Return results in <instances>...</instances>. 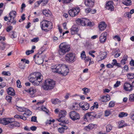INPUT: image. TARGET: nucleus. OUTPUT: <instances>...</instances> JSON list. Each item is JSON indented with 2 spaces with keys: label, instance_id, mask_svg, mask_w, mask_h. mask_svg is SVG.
Here are the masks:
<instances>
[{
  "label": "nucleus",
  "instance_id": "46",
  "mask_svg": "<svg viewBox=\"0 0 134 134\" xmlns=\"http://www.w3.org/2000/svg\"><path fill=\"white\" fill-rule=\"evenodd\" d=\"M2 74L5 76H9L11 74L9 72V71H3Z\"/></svg>",
  "mask_w": 134,
  "mask_h": 134
},
{
  "label": "nucleus",
  "instance_id": "21",
  "mask_svg": "<svg viewBox=\"0 0 134 134\" xmlns=\"http://www.w3.org/2000/svg\"><path fill=\"white\" fill-rule=\"evenodd\" d=\"M8 94L11 96H14L15 95V91L12 87H9L7 90Z\"/></svg>",
  "mask_w": 134,
  "mask_h": 134
},
{
  "label": "nucleus",
  "instance_id": "38",
  "mask_svg": "<svg viewBox=\"0 0 134 134\" xmlns=\"http://www.w3.org/2000/svg\"><path fill=\"white\" fill-rule=\"evenodd\" d=\"M81 58L82 59H84L86 57L85 54V52L84 51H83L81 54Z\"/></svg>",
  "mask_w": 134,
  "mask_h": 134
},
{
  "label": "nucleus",
  "instance_id": "53",
  "mask_svg": "<svg viewBox=\"0 0 134 134\" xmlns=\"http://www.w3.org/2000/svg\"><path fill=\"white\" fill-rule=\"evenodd\" d=\"M13 29V27L11 26H10L7 28L6 31L7 32H9L12 30Z\"/></svg>",
  "mask_w": 134,
  "mask_h": 134
},
{
  "label": "nucleus",
  "instance_id": "14",
  "mask_svg": "<svg viewBox=\"0 0 134 134\" xmlns=\"http://www.w3.org/2000/svg\"><path fill=\"white\" fill-rule=\"evenodd\" d=\"M71 35H74L77 34L79 31V29L77 25H73L70 29Z\"/></svg>",
  "mask_w": 134,
  "mask_h": 134
},
{
  "label": "nucleus",
  "instance_id": "55",
  "mask_svg": "<svg viewBox=\"0 0 134 134\" xmlns=\"http://www.w3.org/2000/svg\"><path fill=\"white\" fill-rule=\"evenodd\" d=\"M115 66H117L118 68H122V66H121V64L120 63H117V61L116 63V64Z\"/></svg>",
  "mask_w": 134,
  "mask_h": 134
},
{
  "label": "nucleus",
  "instance_id": "15",
  "mask_svg": "<svg viewBox=\"0 0 134 134\" xmlns=\"http://www.w3.org/2000/svg\"><path fill=\"white\" fill-rule=\"evenodd\" d=\"M2 124L6 125L10 123H12L14 121V119L12 118H3Z\"/></svg>",
  "mask_w": 134,
  "mask_h": 134
},
{
  "label": "nucleus",
  "instance_id": "19",
  "mask_svg": "<svg viewBox=\"0 0 134 134\" xmlns=\"http://www.w3.org/2000/svg\"><path fill=\"white\" fill-rule=\"evenodd\" d=\"M17 15V13L16 11L12 10L11 11L9 14V18L13 20H15V18Z\"/></svg>",
  "mask_w": 134,
  "mask_h": 134
},
{
  "label": "nucleus",
  "instance_id": "63",
  "mask_svg": "<svg viewBox=\"0 0 134 134\" xmlns=\"http://www.w3.org/2000/svg\"><path fill=\"white\" fill-rule=\"evenodd\" d=\"M130 116H131V119L134 120V113H131L130 114Z\"/></svg>",
  "mask_w": 134,
  "mask_h": 134
},
{
  "label": "nucleus",
  "instance_id": "20",
  "mask_svg": "<svg viewBox=\"0 0 134 134\" xmlns=\"http://www.w3.org/2000/svg\"><path fill=\"white\" fill-rule=\"evenodd\" d=\"M59 124L62 125V126L58 129V131L60 133H63L64 132L65 130H67L68 129V127L66 126V125H62L61 124Z\"/></svg>",
  "mask_w": 134,
  "mask_h": 134
},
{
  "label": "nucleus",
  "instance_id": "31",
  "mask_svg": "<svg viewBox=\"0 0 134 134\" xmlns=\"http://www.w3.org/2000/svg\"><path fill=\"white\" fill-rule=\"evenodd\" d=\"M126 76L128 79H133L134 78V73H129L127 74L126 75Z\"/></svg>",
  "mask_w": 134,
  "mask_h": 134
},
{
  "label": "nucleus",
  "instance_id": "47",
  "mask_svg": "<svg viewBox=\"0 0 134 134\" xmlns=\"http://www.w3.org/2000/svg\"><path fill=\"white\" fill-rule=\"evenodd\" d=\"M91 59V58L89 57H87L84 59V60H85V63H86L88 62H89L90 61Z\"/></svg>",
  "mask_w": 134,
  "mask_h": 134
},
{
  "label": "nucleus",
  "instance_id": "44",
  "mask_svg": "<svg viewBox=\"0 0 134 134\" xmlns=\"http://www.w3.org/2000/svg\"><path fill=\"white\" fill-rule=\"evenodd\" d=\"M34 50H27L26 52L25 53L27 55H29L30 54L34 53Z\"/></svg>",
  "mask_w": 134,
  "mask_h": 134
},
{
  "label": "nucleus",
  "instance_id": "7",
  "mask_svg": "<svg viewBox=\"0 0 134 134\" xmlns=\"http://www.w3.org/2000/svg\"><path fill=\"white\" fill-rule=\"evenodd\" d=\"M77 24L80 25L85 26L87 24L88 26H92V23L89 21V20L85 18H78L76 20Z\"/></svg>",
  "mask_w": 134,
  "mask_h": 134
},
{
  "label": "nucleus",
  "instance_id": "12",
  "mask_svg": "<svg viewBox=\"0 0 134 134\" xmlns=\"http://www.w3.org/2000/svg\"><path fill=\"white\" fill-rule=\"evenodd\" d=\"M124 90L126 91L130 92L133 90L132 84L129 82H125L123 85Z\"/></svg>",
  "mask_w": 134,
  "mask_h": 134
},
{
  "label": "nucleus",
  "instance_id": "58",
  "mask_svg": "<svg viewBox=\"0 0 134 134\" xmlns=\"http://www.w3.org/2000/svg\"><path fill=\"white\" fill-rule=\"evenodd\" d=\"M106 67L108 68H113V65H112L111 64H108L106 65Z\"/></svg>",
  "mask_w": 134,
  "mask_h": 134
},
{
  "label": "nucleus",
  "instance_id": "4",
  "mask_svg": "<svg viewBox=\"0 0 134 134\" xmlns=\"http://www.w3.org/2000/svg\"><path fill=\"white\" fill-rule=\"evenodd\" d=\"M40 26L42 30L48 32L53 27L52 23L50 21L43 20L40 23Z\"/></svg>",
  "mask_w": 134,
  "mask_h": 134
},
{
  "label": "nucleus",
  "instance_id": "6",
  "mask_svg": "<svg viewBox=\"0 0 134 134\" xmlns=\"http://www.w3.org/2000/svg\"><path fill=\"white\" fill-rule=\"evenodd\" d=\"M64 59L66 62L69 63H72L76 60L75 55L71 52L67 53L64 57Z\"/></svg>",
  "mask_w": 134,
  "mask_h": 134
},
{
  "label": "nucleus",
  "instance_id": "61",
  "mask_svg": "<svg viewBox=\"0 0 134 134\" xmlns=\"http://www.w3.org/2000/svg\"><path fill=\"white\" fill-rule=\"evenodd\" d=\"M37 129V127L35 126H32L30 127V129L33 131H35Z\"/></svg>",
  "mask_w": 134,
  "mask_h": 134
},
{
  "label": "nucleus",
  "instance_id": "42",
  "mask_svg": "<svg viewBox=\"0 0 134 134\" xmlns=\"http://www.w3.org/2000/svg\"><path fill=\"white\" fill-rule=\"evenodd\" d=\"M124 16L125 18H129L131 17V15L130 14L129 12H126L124 14Z\"/></svg>",
  "mask_w": 134,
  "mask_h": 134
},
{
  "label": "nucleus",
  "instance_id": "52",
  "mask_svg": "<svg viewBox=\"0 0 134 134\" xmlns=\"http://www.w3.org/2000/svg\"><path fill=\"white\" fill-rule=\"evenodd\" d=\"M96 125H94L92 124H89L88 125V127H89V129H92Z\"/></svg>",
  "mask_w": 134,
  "mask_h": 134
},
{
  "label": "nucleus",
  "instance_id": "40",
  "mask_svg": "<svg viewBox=\"0 0 134 134\" xmlns=\"http://www.w3.org/2000/svg\"><path fill=\"white\" fill-rule=\"evenodd\" d=\"M121 84V82L120 81H117L114 85V88H117L119 87Z\"/></svg>",
  "mask_w": 134,
  "mask_h": 134
},
{
  "label": "nucleus",
  "instance_id": "10",
  "mask_svg": "<svg viewBox=\"0 0 134 134\" xmlns=\"http://www.w3.org/2000/svg\"><path fill=\"white\" fill-rule=\"evenodd\" d=\"M80 11V9L79 7L73 8L69 10L68 13L70 16L73 17L77 15Z\"/></svg>",
  "mask_w": 134,
  "mask_h": 134
},
{
  "label": "nucleus",
  "instance_id": "43",
  "mask_svg": "<svg viewBox=\"0 0 134 134\" xmlns=\"http://www.w3.org/2000/svg\"><path fill=\"white\" fill-rule=\"evenodd\" d=\"M115 105V102L113 101H111L109 103V107L111 108L114 106Z\"/></svg>",
  "mask_w": 134,
  "mask_h": 134
},
{
  "label": "nucleus",
  "instance_id": "26",
  "mask_svg": "<svg viewBox=\"0 0 134 134\" xmlns=\"http://www.w3.org/2000/svg\"><path fill=\"white\" fill-rule=\"evenodd\" d=\"M122 3L126 6H129L131 4L132 2L131 0H122Z\"/></svg>",
  "mask_w": 134,
  "mask_h": 134
},
{
  "label": "nucleus",
  "instance_id": "39",
  "mask_svg": "<svg viewBox=\"0 0 134 134\" xmlns=\"http://www.w3.org/2000/svg\"><path fill=\"white\" fill-rule=\"evenodd\" d=\"M32 114V112L29 109H27V111H25V113L23 115L24 116V115H27L28 116Z\"/></svg>",
  "mask_w": 134,
  "mask_h": 134
},
{
  "label": "nucleus",
  "instance_id": "34",
  "mask_svg": "<svg viewBox=\"0 0 134 134\" xmlns=\"http://www.w3.org/2000/svg\"><path fill=\"white\" fill-rule=\"evenodd\" d=\"M98 103L97 102H95L94 103L93 105L91 107L90 109H97L98 108Z\"/></svg>",
  "mask_w": 134,
  "mask_h": 134
},
{
  "label": "nucleus",
  "instance_id": "28",
  "mask_svg": "<svg viewBox=\"0 0 134 134\" xmlns=\"http://www.w3.org/2000/svg\"><path fill=\"white\" fill-rule=\"evenodd\" d=\"M35 60L36 62H37V64L39 65H40L42 64L43 62V60L41 58H39L38 57H36L35 58Z\"/></svg>",
  "mask_w": 134,
  "mask_h": 134
},
{
  "label": "nucleus",
  "instance_id": "54",
  "mask_svg": "<svg viewBox=\"0 0 134 134\" xmlns=\"http://www.w3.org/2000/svg\"><path fill=\"white\" fill-rule=\"evenodd\" d=\"M36 117L35 116H32L31 118V121L34 122H37L36 120Z\"/></svg>",
  "mask_w": 134,
  "mask_h": 134
},
{
  "label": "nucleus",
  "instance_id": "3",
  "mask_svg": "<svg viewBox=\"0 0 134 134\" xmlns=\"http://www.w3.org/2000/svg\"><path fill=\"white\" fill-rule=\"evenodd\" d=\"M70 49L69 44L65 42H63L59 46L58 53L60 55H63L69 52Z\"/></svg>",
  "mask_w": 134,
  "mask_h": 134
},
{
  "label": "nucleus",
  "instance_id": "8",
  "mask_svg": "<svg viewBox=\"0 0 134 134\" xmlns=\"http://www.w3.org/2000/svg\"><path fill=\"white\" fill-rule=\"evenodd\" d=\"M66 113V111L65 110H61L60 111L59 113V118L57 119L59 122H60L63 124H67L69 122L68 120L65 119V116Z\"/></svg>",
  "mask_w": 134,
  "mask_h": 134
},
{
  "label": "nucleus",
  "instance_id": "37",
  "mask_svg": "<svg viewBox=\"0 0 134 134\" xmlns=\"http://www.w3.org/2000/svg\"><path fill=\"white\" fill-rule=\"evenodd\" d=\"M129 100L130 102L134 101V94H131L129 95Z\"/></svg>",
  "mask_w": 134,
  "mask_h": 134
},
{
  "label": "nucleus",
  "instance_id": "27",
  "mask_svg": "<svg viewBox=\"0 0 134 134\" xmlns=\"http://www.w3.org/2000/svg\"><path fill=\"white\" fill-rule=\"evenodd\" d=\"M51 101L52 103L56 104H59L61 103V101L58 99H53L51 100Z\"/></svg>",
  "mask_w": 134,
  "mask_h": 134
},
{
  "label": "nucleus",
  "instance_id": "57",
  "mask_svg": "<svg viewBox=\"0 0 134 134\" xmlns=\"http://www.w3.org/2000/svg\"><path fill=\"white\" fill-rule=\"evenodd\" d=\"M42 111H43L45 112L46 114L49 115L50 112H49L48 109H41Z\"/></svg>",
  "mask_w": 134,
  "mask_h": 134
},
{
  "label": "nucleus",
  "instance_id": "33",
  "mask_svg": "<svg viewBox=\"0 0 134 134\" xmlns=\"http://www.w3.org/2000/svg\"><path fill=\"white\" fill-rule=\"evenodd\" d=\"M82 90L83 91V94L85 95L87 94L90 91V90L86 87L83 88Z\"/></svg>",
  "mask_w": 134,
  "mask_h": 134
},
{
  "label": "nucleus",
  "instance_id": "5",
  "mask_svg": "<svg viewBox=\"0 0 134 134\" xmlns=\"http://www.w3.org/2000/svg\"><path fill=\"white\" fill-rule=\"evenodd\" d=\"M55 85V81L51 79H47L45 81L42 87L44 90H49L53 89Z\"/></svg>",
  "mask_w": 134,
  "mask_h": 134
},
{
  "label": "nucleus",
  "instance_id": "60",
  "mask_svg": "<svg viewBox=\"0 0 134 134\" xmlns=\"http://www.w3.org/2000/svg\"><path fill=\"white\" fill-rule=\"evenodd\" d=\"M131 66H134V60L133 59H131L130 62V63Z\"/></svg>",
  "mask_w": 134,
  "mask_h": 134
},
{
  "label": "nucleus",
  "instance_id": "49",
  "mask_svg": "<svg viewBox=\"0 0 134 134\" xmlns=\"http://www.w3.org/2000/svg\"><path fill=\"white\" fill-rule=\"evenodd\" d=\"M6 86V83L5 82H2L0 83V89L3 88Z\"/></svg>",
  "mask_w": 134,
  "mask_h": 134
},
{
  "label": "nucleus",
  "instance_id": "45",
  "mask_svg": "<svg viewBox=\"0 0 134 134\" xmlns=\"http://www.w3.org/2000/svg\"><path fill=\"white\" fill-rule=\"evenodd\" d=\"M39 40V38L38 37H37L33 38L31 40V42H37Z\"/></svg>",
  "mask_w": 134,
  "mask_h": 134
},
{
  "label": "nucleus",
  "instance_id": "41",
  "mask_svg": "<svg viewBox=\"0 0 134 134\" xmlns=\"http://www.w3.org/2000/svg\"><path fill=\"white\" fill-rule=\"evenodd\" d=\"M12 97L9 96H7L5 97V99L8 102L10 103L12 102Z\"/></svg>",
  "mask_w": 134,
  "mask_h": 134
},
{
  "label": "nucleus",
  "instance_id": "35",
  "mask_svg": "<svg viewBox=\"0 0 134 134\" xmlns=\"http://www.w3.org/2000/svg\"><path fill=\"white\" fill-rule=\"evenodd\" d=\"M63 3L65 4H68L72 2L73 0H62Z\"/></svg>",
  "mask_w": 134,
  "mask_h": 134
},
{
  "label": "nucleus",
  "instance_id": "59",
  "mask_svg": "<svg viewBox=\"0 0 134 134\" xmlns=\"http://www.w3.org/2000/svg\"><path fill=\"white\" fill-rule=\"evenodd\" d=\"M113 62L111 63L112 65H113V67L114 66H115L116 64V63L117 62V60L115 59H113Z\"/></svg>",
  "mask_w": 134,
  "mask_h": 134
},
{
  "label": "nucleus",
  "instance_id": "51",
  "mask_svg": "<svg viewBox=\"0 0 134 134\" xmlns=\"http://www.w3.org/2000/svg\"><path fill=\"white\" fill-rule=\"evenodd\" d=\"M113 38L114 40H117V41H119L121 40V39L120 37L118 35H116L113 37Z\"/></svg>",
  "mask_w": 134,
  "mask_h": 134
},
{
  "label": "nucleus",
  "instance_id": "18",
  "mask_svg": "<svg viewBox=\"0 0 134 134\" xmlns=\"http://www.w3.org/2000/svg\"><path fill=\"white\" fill-rule=\"evenodd\" d=\"M79 106L82 109H89V104L86 102H81L79 104Z\"/></svg>",
  "mask_w": 134,
  "mask_h": 134
},
{
  "label": "nucleus",
  "instance_id": "11",
  "mask_svg": "<svg viewBox=\"0 0 134 134\" xmlns=\"http://www.w3.org/2000/svg\"><path fill=\"white\" fill-rule=\"evenodd\" d=\"M69 115L70 118L73 121L79 119L80 118V115L79 114L75 111H72L70 112Z\"/></svg>",
  "mask_w": 134,
  "mask_h": 134
},
{
  "label": "nucleus",
  "instance_id": "23",
  "mask_svg": "<svg viewBox=\"0 0 134 134\" xmlns=\"http://www.w3.org/2000/svg\"><path fill=\"white\" fill-rule=\"evenodd\" d=\"M43 14L46 16L49 17L51 16V12L49 9H45L42 11Z\"/></svg>",
  "mask_w": 134,
  "mask_h": 134
},
{
  "label": "nucleus",
  "instance_id": "9",
  "mask_svg": "<svg viewBox=\"0 0 134 134\" xmlns=\"http://www.w3.org/2000/svg\"><path fill=\"white\" fill-rule=\"evenodd\" d=\"M114 2L113 1H107L105 5V8L110 12L113 11L114 10Z\"/></svg>",
  "mask_w": 134,
  "mask_h": 134
},
{
  "label": "nucleus",
  "instance_id": "50",
  "mask_svg": "<svg viewBox=\"0 0 134 134\" xmlns=\"http://www.w3.org/2000/svg\"><path fill=\"white\" fill-rule=\"evenodd\" d=\"M107 57L106 55L105 54H102L101 55L100 58V59L99 60H101L103 59H104L105 58Z\"/></svg>",
  "mask_w": 134,
  "mask_h": 134
},
{
  "label": "nucleus",
  "instance_id": "16",
  "mask_svg": "<svg viewBox=\"0 0 134 134\" xmlns=\"http://www.w3.org/2000/svg\"><path fill=\"white\" fill-rule=\"evenodd\" d=\"M85 4L86 7L92 8L94 5V0H85Z\"/></svg>",
  "mask_w": 134,
  "mask_h": 134
},
{
  "label": "nucleus",
  "instance_id": "62",
  "mask_svg": "<svg viewBox=\"0 0 134 134\" xmlns=\"http://www.w3.org/2000/svg\"><path fill=\"white\" fill-rule=\"evenodd\" d=\"M128 56L126 55H125L123 56L122 59L127 61V59Z\"/></svg>",
  "mask_w": 134,
  "mask_h": 134
},
{
  "label": "nucleus",
  "instance_id": "32",
  "mask_svg": "<svg viewBox=\"0 0 134 134\" xmlns=\"http://www.w3.org/2000/svg\"><path fill=\"white\" fill-rule=\"evenodd\" d=\"M128 114L127 113L121 112L119 114V116L120 118H122L127 116Z\"/></svg>",
  "mask_w": 134,
  "mask_h": 134
},
{
  "label": "nucleus",
  "instance_id": "2",
  "mask_svg": "<svg viewBox=\"0 0 134 134\" xmlns=\"http://www.w3.org/2000/svg\"><path fill=\"white\" fill-rule=\"evenodd\" d=\"M30 81L35 85H37L39 84L43 79V77L40 72H35L30 75L28 77Z\"/></svg>",
  "mask_w": 134,
  "mask_h": 134
},
{
  "label": "nucleus",
  "instance_id": "24",
  "mask_svg": "<svg viewBox=\"0 0 134 134\" xmlns=\"http://www.w3.org/2000/svg\"><path fill=\"white\" fill-rule=\"evenodd\" d=\"M101 99L103 102H105L109 101L110 99V97L109 95L103 96L100 97Z\"/></svg>",
  "mask_w": 134,
  "mask_h": 134
},
{
  "label": "nucleus",
  "instance_id": "25",
  "mask_svg": "<svg viewBox=\"0 0 134 134\" xmlns=\"http://www.w3.org/2000/svg\"><path fill=\"white\" fill-rule=\"evenodd\" d=\"M8 21L7 22V24L8 25H10L12 24L13 25H15L16 23V20H13L10 19L9 18L8 19Z\"/></svg>",
  "mask_w": 134,
  "mask_h": 134
},
{
  "label": "nucleus",
  "instance_id": "29",
  "mask_svg": "<svg viewBox=\"0 0 134 134\" xmlns=\"http://www.w3.org/2000/svg\"><path fill=\"white\" fill-rule=\"evenodd\" d=\"M92 9H91L90 8H87L85 9V12L87 13H89L91 12V13L92 14L95 13L96 12V9H94L93 10H92Z\"/></svg>",
  "mask_w": 134,
  "mask_h": 134
},
{
  "label": "nucleus",
  "instance_id": "64",
  "mask_svg": "<svg viewBox=\"0 0 134 134\" xmlns=\"http://www.w3.org/2000/svg\"><path fill=\"white\" fill-rule=\"evenodd\" d=\"M2 44H3V46L4 48H5L9 46V45L3 42L2 43Z\"/></svg>",
  "mask_w": 134,
  "mask_h": 134
},
{
  "label": "nucleus",
  "instance_id": "22",
  "mask_svg": "<svg viewBox=\"0 0 134 134\" xmlns=\"http://www.w3.org/2000/svg\"><path fill=\"white\" fill-rule=\"evenodd\" d=\"M26 91L27 92L29 93L32 96L36 92V90L35 88L31 87Z\"/></svg>",
  "mask_w": 134,
  "mask_h": 134
},
{
  "label": "nucleus",
  "instance_id": "1",
  "mask_svg": "<svg viewBox=\"0 0 134 134\" xmlns=\"http://www.w3.org/2000/svg\"><path fill=\"white\" fill-rule=\"evenodd\" d=\"M52 69L54 72L58 73L64 76L67 75L69 72L68 66L62 64L55 65L52 67Z\"/></svg>",
  "mask_w": 134,
  "mask_h": 134
},
{
  "label": "nucleus",
  "instance_id": "30",
  "mask_svg": "<svg viewBox=\"0 0 134 134\" xmlns=\"http://www.w3.org/2000/svg\"><path fill=\"white\" fill-rule=\"evenodd\" d=\"M119 128H122L126 126V125L125 124L124 121L123 120L120 121L119 122Z\"/></svg>",
  "mask_w": 134,
  "mask_h": 134
},
{
  "label": "nucleus",
  "instance_id": "13",
  "mask_svg": "<svg viewBox=\"0 0 134 134\" xmlns=\"http://www.w3.org/2000/svg\"><path fill=\"white\" fill-rule=\"evenodd\" d=\"M107 35V32H104L101 34L99 39L100 42L101 43H103L105 42Z\"/></svg>",
  "mask_w": 134,
  "mask_h": 134
},
{
  "label": "nucleus",
  "instance_id": "48",
  "mask_svg": "<svg viewBox=\"0 0 134 134\" xmlns=\"http://www.w3.org/2000/svg\"><path fill=\"white\" fill-rule=\"evenodd\" d=\"M16 84H17V87H18L20 88L22 86L21 85V82H20V80H18L17 81Z\"/></svg>",
  "mask_w": 134,
  "mask_h": 134
},
{
  "label": "nucleus",
  "instance_id": "17",
  "mask_svg": "<svg viewBox=\"0 0 134 134\" xmlns=\"http://www.w3.org/2000/svg\"><path fill=\"white\" fill-rule=\"evenodd\" d=\"M107 27V24L105 22H102L100 23L98 25V28L100 31L104 30Z\"/></svg>",
  "mask_w": 134,
  "mask_h": 134
},
{
  "label": "nucleus",
  "instance_id": "56",
  "mask_svg": "<svg viewBox=\"0 0 134 134\" xmlns=\"http://www.w3.org/2000/svg\"><path fill=\"white\" fill-rule=\"evenodd\" d=\"M110 114V112L109 110H107L105 111V115L107 116H108Z\"/></svg>",
  "mask_w": 134,
  "mask_h": 134
},
{
  "label": "nucleus",
  "instance_id": "36",
  "mask_svg": "<svg viewBox=\"0 0 134 134\" xmlns=\"http://www.w3.org/2000/svg\"><path fill=\"white\" fill-rule=\"evenodd\" d=\"M106 129L107 132H109L112 130V127L110 124H108L106 127Z\"/></svg>",
  "mask_w": 134,
  "mask_h": 134
}]
</instances>
